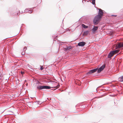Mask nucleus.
Instances as JSON below:
<instances>
[{
    "mask_svg": "<svg viewBox=\"0 0 123 123\" xmlns=\"http://www.w3.org/2000/svg\"><path fill=\"white\" fill-rule=\"evenodd\" d=\"M105 67V66L104 65H103L101 67H100L99 69L98 68H96L93 69H92L90 70L89 72L87 73V74H89L93 73L96 72L98 70V73H99L101 71L103 70Z\"/></svg>",
    "mask_w": 123,
    "mask_h": 123,
    "instance_id": "nucleus-1",
    "label": "nucleus"
},
{
    "mask_svg": "<svg viewBox=\"0 0 123 123\" xmlns=\"http://www.w3.org/2000/svg\"><path fill=\"white\" fill-rule=\"evenodd\" d=\"M102 18L99 15H97L95 16L94 18L93 22L95 25H96L99 22L101 19Z\"/></svg>",
    "mask_w": 123,
    "mask_h": 123,
    "instance_id": "nucleus-2",
    "label": "nucleus"
},
{
    "mask_svg": "<svg viewBox=\"0 0 123 123\" xmlns=\"http://www.w3.org/2000/svg\"><path fill=\"white\" fill-rule=\"evenodd\" d=\"M119 51L120 50L119 49H117L111 52L109 54L108 57V58H111L113 56L114 54L118 53Z\"/></svg>",
    "mask_w": 123,
    "mask_h": 123,
    "instance_id": "nucleus-3",
    "label": "nucleus"
},
{
    "mask_svg": "<svg viewBox=\"0 0 123 123\" xmlns=\"http://www.w3.org/2000/svg\"><path fill=\"white\" fill-rule=\"evenodd\" d=\"M37 88L39 90H41L43 89H50L51 88L49 86H39L37 87Z\"/></svg>",
    "mask_w": 123,
    "mask_h": 123,
    "instance_id": "nucleus-4",
    "label": "nucleus"
},
{
    "mask_svg": "<svg viewBox=\"0 0 123 123\" xmlns=\"http://www.w3.org/2000/svg\"><path fill=\"white\" fill-rule=\"evenodd\" d=\"M53 84L54 85L52 87V88H58L59 87V85L56 82H53Z\"/></svg>",
    "mask_w": 123,
    "mask_h": 123,
    "instance_id": "nucleus-5",
    "label": "nucleus"
},
{
    "mask_svg": "<svg viewBox=\"0 0 123 123\" xmlns=\"http://www.w3.org/2000/svg\"><path fill=\"white\" fill-rule=\"evenodd\" d=\"M103 13L104 12L101 9H99V12L98 15H99V16L102 18L103 16Z\"/></svg>",
    "mask_w": 123,
    "mask_h": 123,
    "instance_id": "nucleus-6",
    "label": "nucleus"
},
{
    "mask_svg": "<svg viewBox=\"0 0 123 123\" xmlns=\"http://www.w3.org/2000/svg\"><path fill=\"white\" fill-rule=\"evenodd\" d=\"M116 48H119L123 47V43H119L117 44L116 46Z\"/></svg>",
    "mask_w": 123,
    "mask_h": 123,
    "instance_id": "nucleus-7",
    "label": "nucleus"
},
{
    "mask_svg": "<svg viewBox=\"0 0 123 123\" xmlns=\"http://www.w3.org/2000/svg\"><path fill=\"white\" fill-rule=\"evenodd\" d=\"M98 26H94L92 30V33H95L96 31L98 30Z\"/></svg>",
    "mask_w": 123,
    "mask_h": 123,
    "instance_id": "nucleus-8",
    "label": "nucleus"
},
{
    "mask_svg": "<svg viewBox=\"0 0 123 123\" xmlns=\"http://www.w3.org/2000/svg\"><path fill=\"white\" fill-rule=\"evenodd\" d=\"M86 44L85 42H82L79 43L78 44V45L81 46H84Z\"/></svg>",
    "mask_w": 123,
    "mask_h": 123,
    "instance_id": "nucleus-9",
    "label": "nucleus"
},
{
    "mask_svg": "<svg viewBox=\"0 0 123 123\" xmlns=\"http://www.w3.org/2000/svg\"><path fill=\"white\" fill-rule=\"evenodd\" d=\"M72 48L71 46H67L65 48V49L66 50H68Z\"/></svg>",
    "mask_w": 123,
    "mask_h": 123,
    "instance_id": "nucleus-10",
    "label": "nucleus"
},
{
    "mask_svg": "<svg viewBox=\"0 0 123 123\" xmlns=\"http://www.w3.org/2000/svg\"><path fill=\"white\" fill-rule=\"evenodd\" d=\"M89 32V31H85L83 34V36H86L87 35L88 33Z\"/></svg>",
    "mask_w": 123,
    "mask_h": 123,
    "instance_id": "nucleus-11",
    "label": "nucleus"
},
{
    "mask_svg": "<svg viewBox=\"0 0 123 123\" xmlns=\"http://www.w3.org/2000/svg\"><path fill=\"white\" fill-rule=\"evenodd\" d=\"M82 27L84 28H87L88 27L87 26H86L84 24H82Z\"/></svg>",
    "mask_w": 123,
    "mask_h": 123,
    "instance_id": "nucleus-12",
    "label": "nucleus"
},
{
    "mask_svg": "<svg viewBox=\"0 0 123 123\" xmlns=\"http://www.w3.org/2000/svg\"><path fill=\"white\" fill-rule=\"evenodd\" d=\"M92 3L94 5L95 4V0H93L92 2Z\"/></svg>",
    "mask_w": 123,
    "mask_h": 123,
    "instance_id": "nucleus-13",
    "label": "nucleus"
},
{
    "mask_svg": "<svg viewBox=\"0 0 123 123\" xmlns=\"http://www.w3.org/2000/svg\"><path fill=\"white\" fill-rule=\"evenodd\" d=\"M40 69L41 70H42L43 69V67L42 66H41L40 68Z\"/></svg>",
    "mask_w": 123,
    "mask_h": 123,
    "instance_id": "nucleus-14",
    "label": "nucleus"
},
{
    "mask_svg": "<svg viewBox=\"0 0 123 123\" xmlns=\"http://www.w3.org/2000/svg\"><path fill=\"white\" fill-rule=\"evenodd\" d=\"M121 80H123V76L121 77Z\"/></svg>",
    "mask_w": 123,
    "mask_h": 123,
    "instance_id": "nucleus-15",
    "label": "nucleus"
},
{
    "mask_svg": "<svg viewBox=\"0 0 123 123\" xmlns=\"http://www.w3.org/2000/svg\"><path fill=\"white\" fill-rule=\"evenodd\" d=\"M21 73L22 74H23L24 73V72H21Z\"/></svg>",
    "mask_w": 123,
    "mask_h": 123,
    "instance_id": "nucleus-16",
    "label": "nucleus"
},
{
    "mask_svg": "<svg viewBox=\"0 0 123 123\" xmlns=\"http://www.w3.org/2000/svg\"><path fill=\"white\" fill-rule=\"evenodd\" d=\"M112 16H115V17H116V16H117L115 15H112Z\"/></svg>",
    "mask_w": 123,
    "mask_h": 123,
    "instance_id": "nucleus-17",
    "label": "nucleus"
},
{
    "mask_svg": "<svg viewBox=\"0 0 123 123\" xmlns=\"http://www.w3.org/2000/svg\"><path fill=\"white\" fill-rule=\"evenodd\" d=\"M22 54L23 55V53H22Z\"/></svg>",
    "mask_w": 123,
    "mask_h": 123,
    "instance_id": "nucleus-18",
    "label": "nucleus"
}]
</instances>
